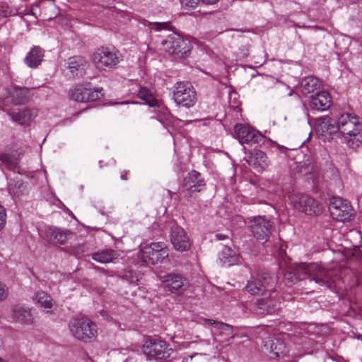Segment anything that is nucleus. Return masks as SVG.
I'll list each match as a JSON object with an SVG mask.
<instances>
[{"instance_id": "nucleus-1", "label": "nucleus", "mask_w": 362, "mask_h": 362, "mask_svg": "<svg viewBox=\"0 0 362 362\" xmlns=\"http://www.w3.org/2000/svg\"><path fill=\"white\" fill-rule=\"evenodd\" d=\"M309 279L320 285H329L332 273L316 263H301L285 272L284 282L287 286H292L298 281Z\"/></svg>"}, {"instance_id": "nucleus-2", "label": "nucleus", "mask_w": 362, "mask_h": 362, "mask_svg": "<svg viewBox=\"0 0 362 362\" xmlns=\"http://www.w3.org/2000/svg\"><path fill=\"white\" fill-rule=\"evenodd\" d=\"M276 279L267 272H260L257 276L250 281L247 286V291L252 295H264L274 291Z\"/></svg>"}, {"instance_id": "nucleus-3", "label": "nucleus", "mask_w": 362, "mask_h": 362, "mask_svg": "<svg viewBox=\"0 0 362 362\" xmlns=\"http://www.w3.org/2000/svg\"><path fill=\"white\" fill-rule=\"evenodd\" d=\"M329 210L333 219L339 222H348L355 216V211L350 203L341 197L330 199Z\"/></svg>"}, {"instance_id": "nucleus-4", "label": "nucleus", "mask_w": 362, "mask_h": 362, "mask_svg": "<svg viewBox=\"0 0 362 362\" xmlns=\"http://www.w3.org/2000/svg\"><path fill=\"white\" fill-rule=\"evenodd\" d=\"M70 329L76 339L85 342L93 341L97 335L95 324L87 318L75 319Z\"/></svg>"}, {"instance_id": "nucleus-5", "label": "nucleus", "mask_w": 362, "mask_h": 362, "mask_svg": "<svg viewBox=\"0 0 362 362\" xmlns=\"http://www.w3.org/2000/svg\"><path fill=\"white\" fill-rule=\"evenodd\" d=\"M162 45L169 55H175L179 58L187 57L191 50L190 42L175 34L169 35Z\"/></svg>"}, {"instance_id": "nucleus-6", "label": "nucleus", "mask_w": 362, "mask_h": 362, "mask_svg": "<svg viewBox=\"0 0 362 362\" xmlns=\"http://www.w3.org/2000/svg\"><path fill=\"white\" fill-rule=\"evenodd\" d=\"M143 351L149 359L163 361L170 356L173 349L164 341L151 339L144 344Z\"/></svg>"}, {"instance_id": "nucleus-7", "label": "nucleus", "mask_w": 362, "mask_h": 362, "mask_svg": "<svg viewBox=\"0 0 362 362\" xmlns=\"http://www.w3.org/2000/svg\"><path fill=\"white\" fill-rule=\"evenodd\" d=\"M173 99L177 105L190 107L196 103L197 93L190 83L179 81L175 86Z\"/></svg>"}, {"instance_id": "nucleus-8", "label": "nucleus", "mask_w": 362, "mask_h": 362, "mask_svg": "<svg viewBox=\"0 0 362 362\" xmlns=\"http://www.w3.org/2000/svg\"><path fill=\"white\" fill-rule=\"evenodd\" d=\"M250 223L253 236L262 243L268 241L274 228V223L265 216H255Z\"/></svg>"}, {"instance_id": "nucleus-9", "label": "nucleus", "mask_w": 362, "mask_h": 362, "mask_svg": "<svg viewBox=\"0 0 362 362\" xmlns=\"http://www.w3.org/2000/svg\"><path fill=\"white\" fill-rule=\"evenodd\" d=\"M291 202L296 209L309 216H317L322 212L320 203L307 194H294Z\"/></svg>"}, {"instance_id": "nucleus-10", "label": "nucleus", "mask_w": 362, "mask_h": 362, "mask_svg": "<svg viewBox=\"0 0 362 362\" xmlns=\"http://www.w3.org/2000/svg\"><path fill=\"white\" fill-rule=\"evenodd\" d=\"M168 257L166 247L161 243H153L144 247L141 250V258L148 264H156L163 262Z\"/></svg>"}, {"instance_id": "nucleus-11", "label": "nucleus", "mask_w": 362, "mask_h": 362, "mask_svg": "<svg viewBox=\"0 0 362 362\" xmlns=\"http://www.w3.org/2000/svg\"><path fill=\"white\" fill-rule=\"evenodd\" d=\"M69 94L74 100L82 103L95 101L102 96L99 90L91 88L89 83L76 86Z\"/></svg>"}, {"instance_id": "nucleus-12", "label": "nucleus", "mask_w": 362, "mask_h": 362, "mask_svg": "<svg viewBox=\"0 0 362 362\" xmlns=\"http://www.w3.org/2000/svg\"><path fill=\"white\" fill-rule=\"evenodd\" d=\"M205 185L201 174L196 170H192L183 179L182 192L185 196L194 197L203 189Z\"/></svg>"}, {"instance_id": "nucleus-13", "label": "nucleus", "mask_w": 362, "mask_h": 362, "mask_svg": "<svg viewBox=\"0 0 362 362\" xmlns=\"http://www.w3.org/2000/svg\"><path fill=\"white\" fill-rule=\"evenodd\" d=\"M93 61L97 68L105 69L115 67L119 62V58L108 48L102 47L93 53Z\"/></svg>"}, {"instance_id": "nucleus-14", "label": "nucleus", "mask_w": 362, "mask_h": 362, "mask_svg": "<svg viewBox=\"0 0 362 362\" xmlns=\"http://www.w3.org/2000/svg\"><path fill=\"white\" fill-rule=\"evenodd\" d=\"M163 281L168 291L177 295H181L189 287V282L186 278L175 273L163 276Z\"/></svg>"}, {"instance_id": "nucleus-15", "label": "nucleus", "mask_w": 362, "mask_h": 362, "mask_svg": "<svg viewBox=\"0 0 362 362\" xmlns=\"http://www.w3.org/2000/svg\"><path fill=\"white\" fill-rule=\"evenodd\" d=\"M338 130L344 136H351L357 132L362 130V124L356 117H351L349 114L341 115L337 123Z\"/></svg>"}, {"instance_id": "nucleus-16", "label": "nucleus", "mask_w": 362, "mask_h": 362, "mask_svg": "<svg viewBox=\"0 0 362 362\" xmlns=\"http://www.w3.org/2000/svg\"><path fill=\"white\" fill-rule=\"evenodd\" d=\"M170 240L174 248L177 251H186L191 246V243L185 231L177 225H174L170 228Z\"/></svg>"}, {"instance_id": "nucleus-17", "label": "nucleus", "mask_w": 362, "mask_h": 362, "mask_svg": "<svg viewBox=\"0 0 362 362\" xmlns=\"http://www.w3.org/2000/svg\"><path fill=\"white\" fill-rule=\"evenodd\" d=\"M74 233L68 229L49 226L45 229L46 240L54 244L65 245L71 239Z\"/></svg>"}, {"instance_id": "nucleus-18", "label": "nucleus", "mask_w": 362, "mask_h": 362, "mask_svg": "<svg viewBox=\"0 0 362 362\" xmlns=\"http://www.w3.org/2000/svg\"><path fill=\"white\" fill-rule=\"evenodd\" d=\"M252 309L257 315L273 314L279 309V303L272 297L270 293L268 297L257 299Z\"/></svg>"}, {"instance_id": "nucleus-19", "label": "nucleus", "mask_w": 362, "mask_h": 362, "mask_svg": "<svg viewBox=\"0 0 362 362\" xmlns=\"http://www.w3.org/2000/svg\"><path fill=\"white\" fill-rule=\"evenodd\" d=\"M6 113L14 122L21 125L28 126L37 115L35 110L29 108L23 109H10L6 110Z\"/></svg>"}, {"instance_id": "nucleus-20", "label": "nucleus", "mask_w": 362, "mask_h": 362, "mask_svg": "<svg viewBox=\"0 0 362 362\" xmlns=\"http://www.w3.org/2000/svg\"><path fill=\"white\" fill-rule=\"evenodd\" d=\"M235 134L241 144L257 143L260 134L249 126L238 124L235 126Z\"/></svg>"}, {"instance_id": "nucleus-21", "label": "nucleus", "mask_w": 362, "mask_h": 362, "mask_svg": "<svg viewBox=\"0 0 362 362\" xmlns=\"http://www.w3.org/2000/svg\"><path fill=\"white\" fill-rule=\"evenodd\" d=\"M33 95L31 89L14 86L8 92V98L12 105H21L28 103Z\"/></svg>"}, {"instance_id": "nucleus-22", "label": "nucleus", "mask_w": 362, "mask_h": 362, "mask_svg": "<svg viewBox=\"0 0 362 362\" xmlns=\"http://www.w3.org/2000/svg\"><path fill=\"white\" fill-rule=\"evenodd\" d=\"M88 66V62L82 56L71 57L67 60V67L74 77H82Z\"/></svg>"}, {"instance_id": "nucleus-23", "label": "nucleus", "mask_w": 362, "mask_h": 362, "mask_svg": "<svg viewBox=\"0 0 362 362\" xmlns=\"http://www.w3.org/2000/svg\"><path fill=\"white\" fill-rule=\"evenodd\" d=\"M331 96L327 91H317L310 96V103L313 109L325 110L330 106Z\"/></svg>"}, {"instance_id": "nucleus-24", "label": "nucleus", "mask_w": 362, "mask_h": 362, "mask_svg": "<svg viewBox=\"0 0 362 362\" xmlns=\"http://www.w3.org/2000/svg\"><path fill=\"white\" fill-rule=\"evenodd\" d=\"M316 132L326 137L338 131L337 125L333 123V120L329 116L318 118L315 127Z\"/></svg>"}, {"instance_id": "nucleus-25", "label": "nucleus", "mask_w": 362, "mask_h": 362, "mask_svg": "<svg viewBox=\"0 0 362 362\" xmlns=\"http://www.w3.org/2000/svg\"><path fill=\"white\" fill-rule=\"evenodd\" d=\"M19 156L13 153H0V163L8 170L19 173Z\"/></svg>"}, {"instance_id": "nucleus-26", "label": "nucleus", "mask_w": 362, "mask_h": 362, "mask_svg": "<svg viewBox=\"0 0 362 362\" xmlns=\"http://www.w3.org/2000/svg\"><path fill=\"white\" fill-rule=\"evenodd\" d=\"M44 51L40 47H34L25 58V64L31 68H36L42 61Z\"/></svg>"}, {"instance_id": "nucleus-27", "label": "nucleus", "mask_w": 362, "mask_h": 362, "mask_svg": "<svg viewBox=\"0 0 362 362\" xmlns=\"http://www.w3.org/2000/svg\"><path fill=\"white\" fill-rule=\"evenodd\" d=\"M13 317L16 321L27 325L32 324L34 320L30 309L21 306L13 308Z\"/></svg>"}, {"instance_id": "nucleus-28", "label": "nucleus", "mask_w": 362, "mask_h": 362, "mask_svg": "<svg viewBox=\"0 0 362 362\" xmlns=\"http://www.w3.org/2000/svg\"><path fill=\"white\" fill-rule=\"evenodd\" d=\"M247 162L255 167L264 168L269 164V160L266 153L261 150H254L249 156Z\"/></svg>"}, {"instance_id": "nucleus-29", "label": "nucleus", "mask_w": 362, "mask_h": 362, "mask_svg": "<svg viewBox=\"0 0 362 362\" xmlns=\"http://www.w3.org/2000/svg\"><path fill=\"white\" fill-rule=\"evenodd\" d=\"M221 261L228 265L235 264L239 262V255L235 247L225 246L221 252Z\"/></svg>"}, {"instance_id": "nucleus-30", "label": "nucleus", "mask_w": 362, "mask_h": 362, "mask_svg": "<svg viewBox=\"0 0 362 362\" xmlns=\"http://www.w3.org/2000/svg\"><path fill=\"white\" fill-rule=\"evenodd\" d=\"M320 86L317 78L313 76L306 77L301 82V91L304 95L314 93Z\"/></svg>"}, {"instance_id": "nucleus-31", "label": "nucleus", "mask_w": 362, "mask_h": 362, "mask_svg": "<svg viewBox=\"0 0 362 362\" xmlns=\"http://www.w3.org/2000/svg\"><path fill=\"white\" fill-rule=\"evenodd\" d=\"M33 300L45 308H51L53 306V299L44 291L37 292L33 297Z\"/></svg>"}, {"instance_id": "nucleus-32", "label": "nucleus", "mask_w": 362, "mask_h": 362, "mask_svg": "<svg viewBox=\"0 0 362 362\" xmlns=\"http://www.w3.org/2000/svg\"><path fill=\"white\" fill-rule=\"evenodd\" d=\"M115 257L112 250H105L92 254V258L100 263H108L112 262Z\"/></svg>"}, {"instance_id": "nucleus-33", "label": "nucleus", "mask_w": 362, "mask_h": 362, "mask_svg": "<svg viewBox=\"0 0 362 362\" xmlns=\"http://www.w3.org/2000/svg\"><path fill=\"white\" fill-rule=\"evenodd\" d=\"M345 138L347 145L353 149L357 148L362 144L361 131L352 134L351 136H346Z\"/></svg>"}, {"instance_id": "nucleus-34", "label": "nucleus", "mask_w": 362, "mask_h": 362, "mask_svg": "<svg viewBox=\"0 0 362 362\" xmlns=\"http://www.w3.org/2000/svg\"><path fill=\"white\" fill-rule=\"evenodd\" d=\"M139 98L145 101V103L150 106H153L155 99L151 92L146 88H141L138 93Z\"/></svg>"}, {"instance_id": "nucleus-35", "label": "nucleus", "mask_w": 362, "mask_h": 362, "mask_svg": "<svg viewBox=\"0 0 362 362\" xmlns=\"http://www.w3.org/2000/svg\"><path fill=\"white\" fill-rule=\"evenodd\" d=\"M9 192L14 195L19 196L24 189L23 185L21 182L17 181L15 183H10L8 185Z\"/></svg>"}, {"instance_id": "nucleus-36", "label": "nucleus", "mask_w": 362, "mask_h": 362, "mask_svg": "<svg viewBox=\"0 0 362 362\" xmlns=\"http://www.w3.org/2000/svg\"><path fill=\"white\" fill-rule=\"evenodd\" d=\"M121 276L131 284H136L139 281L138 276L132 270L125 271Z\"/></svg>"}, {"instance_id": "nucleus-37", "label": "nucleus", "mask_w": 362, "mask_h": 362, "mask_svg": "<svg viewBox=\"0 0 362 362\" xmlns=\"http://www.w3.org/2000/svg\"><path fill=\"white\" fill-rule=\"evenodd\" d=\"M249 54V45L245 42L240 44L237 51V56L240 58H245Z\"/></svg>"}, {"instance_id": "nucleus-38", "label": "nucleus", "mask_w": 362, "mask_h": 362, "mask_svg": "<svg viewBox=\"0 0 362 362\" xmlns=\"http://www.w3.org/2000/svg\"><path fill=\"white\" fill-rule=\"evenodd\" d=\"M205 321L210 324H216V327L218 329H223L226 331L232 330V326L228 324H226L221 322H216L215 320L211 319H206Z\"/></svg>"}, {"instance_id": "nucleus-39", "label": "nucleus", "mask_w": 362, "mask_h": 362, "mask_svg": "<svg viewBox=\"0 0 362 362\" xmlns=\"http://www.w3.org/2000/svg\"><path fill=\"white\" fill-rule=\"evenodd\" d=\"M201 0H180L182 6L186 9H193L197 7Z\"/></svg>"}, {"instance_id": "nucleus-40", "label": "nucleus", "mask_w": 362, "mask_h": 362, "mask_svg": "<svg viewBox=\"0 0 362 362\" xmlns=\"http://www.w3.org/2000/svg\"><path fill=\"white\" fill-rule=\"evenodd\" d=\"M6 213L5 209L0 205V230L6 224Z\"/></svg>"}, {"instance_id": "nucleus-41", "label": "nucleus", "mask_w": 362, "mask_h": 362, "mask_svg": "<svg viewBox=\"0 0 362 362\" xmlns=\"http://www.w3.org/2000/svg\"><path fill=\"white\" fill-rule=\"evenodd\" d=\"M8 294V288L3 284L0 283V300H4Z\"/></svg>"}, {"instance_id": "nucleus-42", "label": "nucleus", "mask_w": 362, "mask_h": 362, "mask_svg": "<svg viewBox=\"0 0 362 362\" xmlns=\"http://www.w3.org/2000/svg\"><path fill=\"white\" fill-rule=\"evenodd\" d=\"M277 345L280 346H283V344L282 343H280L279 341H276V343L275 342H273L271 345V349H272V352L274 353V354L276 356V357H279L280 356V354L279 352L278 351H276L275 349H276L277 347Z\"/></svg>"}, {"instance_id": "nucleus-43", "label": "nucleus", "mask_w": 362, "mask_h": 362, "mask_svg": "<svg viewBox=\"0 0 362 362\" xmlns=\"http://www.w3.org/2000/svg\"><path fill=\"white\" fill-rule=\"evenodd\" d=\"M216 238L217 240H223L225 239H228L229 237L227 234L217 233V234H216Z\"/></svg>"}, {"instance_id": "nucleus-44", "label": "nucleus", "mask_w": 362, "mask_h": 362, "mask_svg": "<svg viewBox=\"0 0 362 362\" xmlns=\"http://www.w3.org/2000/svg\"><path fill=\"white\" fill-rule=\"evenodd\" d=\"M204 4H216L218 0H202Z\"/></svg>"}, {"instance_id": "nucleus-45", "label": "nucleus", "mask_w": 362, "mask_h": 362, "mask_svg": "<svg viewBox=\"0 0 362 362\" xmlns=\"http://www.w3.org/2000/svg\"><path fill=\"white\" fill-rule=\"evenodd\" d=\"M121 178L124 180H126L127 179V173H124L123 175H122Z\"/></svg>"}, {"instance_id": "nucleus-46", "label": "nucleus", "mask_w": 362, "mask_h": 362, "mask_svg": "<svg viewBox=\"0 0 362 362\" xmlns=\"http://www.w3.org/2000/svg\"><path fill=\"white\" fill-rule=\"evenodd\" d=\"M310 136H311V133L309 134V137L308 138V140L310 139Z\"/></svg>"}, {"instance_id": "nucleus-47", "label": "nucleus", "mask_w": 362, "mask_h": 362, "mask_svg": "<svg viewBox=\"0 0 362 362\" xmlns=\"http://www.w3.org/2000/svg\"><path fill=\"white\" fill-rule=\"evenodd\" d=\"M0 362H6L4 360L0 358Z\"/></svg>"}]
</instances>
